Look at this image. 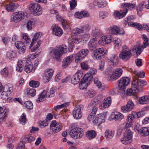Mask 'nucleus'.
I'll use <instances>...</instances> for the list:
<instances>
[{
  "mask_svg": "<svg viewBox=\"0 0 149 149\" xmlns=\"http://www.w3.org/2000/svg\"><path fill=\"white\" fill-rule=\"evenodd\" d=\"M24 105L29 110H31L33 108V104L30 101L25 102Z\"/></svg>",
  "mask_w": 149,
  "mask_h": 149,
  "instance_id": "49",
  "label": "nucleus"
},
{
  "mask_svg": "<svg viewBox=\"0 0 149 149\" xmlns=\"http://www.w3.org/2000/svg\"><path fill=\"white\" fill-rule=\"evenodd\" d=\"M93 76L87 72L85 75L83 79L89 84L90 82L93 80Z\"/></svg>",
  "mask_w": 149,
  "mask_h": 149,
  "instance_id": "47",
  "label": "nucleus"
},
{
  "mask_svg": "<svg viewBox=\"0 0 149 149\" xmlns=\"http://www.w3.org/2000/svg\"><path fill=\"white\" fill-rule=\"evenodd\" d=\"M94 82L97 87L100 90L102 91L105 89V87L102 85L101 82L97 78H95Z\"/></svg>",
  "mask_w": 149,
  "mask_h": 149,
  "instance_id": "39",
  "label": "nucleus"
},
{
  "mask_svg": "<svg viewBox=\"0 0 149 149\" xmlns=\"http://www.w3.org/2000/svg\"><path fill=\"white\" fill-rule=\"evenodd\" d=\"M134 118L132 115L129 114L126 119V122L125 127V129H128V128L131 127L133 123Z\"/></svg>",
  "mask_w": 149,
  "mask_h": 149,
  "instance_id": "25",
  "label": "nucleus"
},
{
  "mask_svg": "<svg viewBox=\"0 0 149 149\" xmlns=\"http://www.w3.org/2000/svg\"><path fill=\"white\" fill-rule=\"evenodd\" d=\"M109 60V62L111 64L115 66H116L118 64L119 59L117 54H113L110 56Z\"/></svg>",
  "mask_w": 149,
  "mask_h": 149,
  "instance_id": "21",
  "label": "nucleus"
},
{
  "mask_svg": "<svg viewBox=\"0 0 149 149\" xmlns=\"http://www.w3.org/2000/svg\"><path fill=\"white\" fill-rule=\"evenodd\" d=\"M96 135L95 132L93 130L88 131L86 133V136L89 139H91L95 137Z\"/></svg>",
  "mask_w": 149,
  "mask_h": 149,
  "instance_id": "40",
  "label": "nucleus"
},
{
  "mask_svg": "<svg viewBox=\"0 0 149 149\" xmlns=\"http://www.w3.org/2000/svg\"><path fill=\"white\" fill-rule=\"evenodd\" d=\"M74 15L76 17L81 19L83 17H88L90 14L87 11H84L81 12H77L75 13Z\"/></svg>",
  "mask_w": 149,
  "mask_h": 149,
  "instance_id": "28",
  "label": "nucleus"
},
{
  "mask_svg": "<svg viewBox=\"0 0 149 149\" xmlns=\"http://www.w3.org/2000/svg\"><path fill=\"white\" fill-rule=\"evenodd\" d=\"M15 45L16 47L19 50V53H23L25 52L26 47L23 42L21 41H17L15 42Z\"/></svg>",
  "mask_w": 149,
  "mask_h": 149,
  "instance_id": "20",
  "label": "nucleus"
},
{
  "mask_svg": "<svg viewBox=\"0 0 149 149\" xmlns=\"http://www.w3.org/2000/svg\"><path fill=\"white\" fill-rule=\"evenodd\" d=\"M17 8L14 4H10L7 5L6 6V9L8 11H11L14 10Z\"/></svg>",
  "mask_w": 149,
  "mask_h": 149,
  "instance_id": "53",
  "label": "nucleus"
},
{
  "mask_svg": "<svg viewBox=\"0 0 149 149\" xmlns=\"http://www.w3.org/2000/svg\"><path fill=\"white\" fill-rule=\"evenodd\" d=\"M112 115L113 116L114 119L116 121H120L124 118V115L119 112H115Z\"/></svg>",
  "mask_w": 149,
  "mask_h": 149,
  "instance_id": "31",
  "label": "nucleus"
},
{
  "mask_svg": "<svg viewBox=\"0 0 149 149\" xmlns=\"http://www.w3.org/2000/svg\"><path fill=\"white\" fill-rule=\"evenodd\" d=\"M105 106L108 108L109 107L111 103V99L110 97H105L103 101Z\"/></svg>",
  "mask_w": 149,
  "mask_h": 149,
  "instance_id": "50",
  "label": "nucleus"
},
{
  "mask_svg": "<svg viewBox=\"0 0 149 149\" xmlns=\"http://www.w3.org/2000/svg\"><path fill=\"white\" fill-rule=\"evenodd\" d=\"M7 57L10 60H13L17 57V53L13 51H9L7 52Z\"/></svg>",
  "mask_w": 149,
  "mask_h": 149,
  "instance_id": "37",
  "label": "nucleus"
},
{
  "mask_svg": "<svg viewBox=\"0 0 149 149\" xmlns=\"http://www.w3.org/2000/svg\"><path fill=\"white\" fill-rule=\"evenodd\" d=\"M123 70L120 68H116L114 70L111 75L108 77L110 81H112L118 79L122 74Z\"/></svg>",
  "mask_w": 149,
  "mask_h": 149,
  "instance_id": "12",
  "label": "nucleus"
},
{
  "mask_svg": "<svg viewBox=\"0 0 149 149\" xmlns=\"http://www.w3.org/2000/svg\"><path fill=\"white\" fill-rule=\"evenodd\" d=\"M82 41L81 38L80 37V36H79L77 37L73 38L71 40L69 41V42L72 44H77L80 42Z\"/></svg>",
  "mask_w": 149,
  "mask_h": 149,
  "instance_id": "45",
  "label": "nucleus"
},
{
  "mask_svg": "<svg viewBox=\"0 0 149 149\" xmlns=\"http://www.w3.org/2000/svg\"><path fill=\"white\" fill-rule=\"evenodd\" d=\"M62 126L59 123H57L55 120L52 121L50 125V127L53 130V132L55 133H57L61 130Z\"/></svg>",
  "mask_w": 149,
  "mask_h": 149,
  "instance_id": "16",
  "label": "nucleus"
},
{
  "mask_svg": "<svg viewBox=\"0 0 149 149\" xmlns=\"http://www.w3.org/2000/svg\"><path fill=\"white\" fill-rule=\"evenodd\" d=\"M89 84L88 82L84 81L83 79L81 80L79 83V87L80 89H83L85 88Z\"/></svg>",
  "mask_w": 149,
  "mask_h": 149,
  "instance_id": "52",
  "label": "nucleus"
},
{
  "mask_svg": "<svg viewBox=\"0 0 149 149\" xmlns=\"http://www.w3.org/2000/svg\"><path fill=\"white\" fill-rule=\"evenodd\" d=\"M24 13L22 11L16 12L11 15V21L15 22H19L24 19Z\"/></svg>",
  "mask_w": 149,
  "mask_h": 149,
  "instance_id": "9",
  "label": "nucleus"
},
{
  "mask_svg": "<svg viewBox=\"0 0 149 149\" xmlns=\"http://www.w3.org/2000/svg\"><path fill=\"white\" fill-rule=\"evenodd\" d=\"M54 73V70L52 69L46 70L45 71L44 77L45 79L49 81V79L52 78Z\"/></svg>",
  "mask_w": 149,
  "mask_h": 149,
  "instance_id": "26",
  "label": "nucleus"
},
{
  "mask_svg": "<svg viewBox=\"0 0 149 149\" xmlns=\"http://www.w3.org/2000/svg\"><path fill=\"white\" fill-rule=\"evenodd\" d=\"M91 28L90 26L86 25L80 26L79 28H76L73 30V31L75 33L79 34L83 33L85 31H89Z\"/></svg>",
  "mask_w": 149,
  "mask_h": 149,
  "instance_id": "19",
  "label": "nucleus"
},
{
  "mask_svg": "<svg viewBox=\"0 0 149 149\" xmlns=\"http://www.w3.org/2000/svg\"><path fill=\"white\" fill-rule=\"evenodd\" d=\"M103 38H104V42H105V44L110 43L112 40V38L110 35L103 36Z\"/></svg>",
  "mask_w": 149,
  "mask_h": 149,
  "instance_id": "60",
  "label": "nucleus"
},
{
  "mask_svg": "<svg viewBox=\"0 0 149 149\" xmlns=\"http://www.w3.org/2000/svg\"><path fill=\"white\" fill-rule=\"evenodd\" d=\"M47 91L44 90L38 96V98H37V102H39L43 101L45 100V98L47 97Z\"/></svg>",
  "mask_w": 149,
  "mask_h": 149,
  "instance_id": "34",
  "label": "nucleus"
},
{
  "mask_svg": "<svg viewBox=\"0 0 149 149\" xmlns=\"http://www.w3.org/2000/svg\"><path fill=\"white\" fill-rule=\"evenodd\" d=\"M70 134L72 137L74 139H79L83 136V132L81 128H75L70 131Z\"/></svg>",
  "mask_w": 149,
  "mask_h": 149,
  "instance_id": "7",
  "label": "nucleus"
},
{
  "mask_svg": "<svg viewBox=\"0 0 149 149\" xmlns=\"http://www.w3.org/2000/svg\"><path fill=\"white\" fill-rule=\"evenodd\" d=\"M29 86L33 88H37L39 86L40 83L38 81L32 80L29 82Z\"/></svg>",
  "mask_w": 149,
  "mask_h": 149,
  "instance_id": "55",
  "label": "nucleus"
},
{
  "mask_svg": "<svg viewBox=\"0 0 149 149\" xmlns=\"http://www.w3.org/2000/svg\"><path fill=\"white\" fill-rule=\"evenodd\" d=\"M23 40L26 43H29L31 41V39L29 37L28 34L26 33H23L22 34Z\"/></svg>",
  "mask_w": 149,
  "mask_h": 149,
  "instance_id": "57",
  "label": "nucleus"
},
{
  "mask_svg": "<svg viewBox=\"0 0 149 149\" xmlns=\"http://www.w3.org/2000/svg\"><path fill=\"white\" fill-rule=\"evenodd\" d=\"M134 74H135V76L138 77L142 78L144 77L145 76L144 72L143 71L141 72L137 71H135L134 72Z\"/></svg>",
  "mask_w": 149,
  "mask_h": 149,
  "instance_id": "58",
  "label": "nucleus"
},
{
  "mask_svg": "<svg viewBox=\"0 0 149 149\" xmlns=\"http://www.w3.org/2000/svg\"><path fill=\"white\" fill-rule=\"evenodd\" d=\"M102 34L101 31L98 28H94L92 30L91 34L95 37L101 35Z\"/></svg>",
  "mask_w": 149,
  "mask_h": 149,
  "instance_id": "44",
  "label": "nucleus"
},
{
  "mask_svg": "<svg viewBox=\"0 0 149 149\" xmlns=\"http://www.w3.org/2000/svg\"><path fill=\"white\" fill-rule=\"evenodd\" d=\"M123 7L125 9L131 10L133 9L135 7V5L134 4H130L128 3H125L122 5Z\"/></svg>",
  "mask_w": 149,
  "mask_h": 149,
  "instance_id": "48",
  "label": "nucleus"
},
{
  "mask_svg": "<svg viewBox=\"0 0 149 149\" xmlns=\"http://www.w3.org/2000/svg\"><path fill=\"white\" fill-rule=\"evenodd\" d=\"M19 121L22 124H25L27 121V120L26 118V115L24 113H23L20 117Z\"/></svg>",
  "mask_w": 149,
  "mask_h": 149,
  "instance_id": "56",
  "label": "nucleus"
},
{
  "mask_svg": "<svg viewBox=\"0 0 149 149\" xmlns=\"http://www.w3.org/2000/svg\"><path fill=\"white\" fill-rule=\"evenodd\" d=\"M131 50L126 45L122 47V50L120 52L119 57L122 60L127 61L132 56Z\"/></svg>",
  "mask_w": 149,
  "mask_h": 149,
  "instance_id": "3",
  "label": "nucleus"
},
{
  "mask_svg": "<svg viewBox=\"0 0 149 149\" xmlns=\"http://www.w3.org/2000/svg\"><path fill=\"white\" fill-rule=\"evenodd\" d=\"M36 67H34L32 63L30 62H26L25 65L24 70L27 73L33 72H34Z\"/></svg>",
  "mask_w": 149,
  "mask_h": 149,
  "instance_id": "17",
  "label": "nucleus"
},
{
  "mask_svg": "<svg viewBox=\"0 0 149 149\" xmlns=\"http://www.w3.org/2000/svg\"><path fill=\"white\" fill-rule=\"evenodd\" d=\"M127 11V9H125L123 10H120V11H116L114 13L115 17L118 19L123 18L125 16Z\"/></svg>",
  "mask_w": 149,
  "mask_h": 149,
  "instance_id": "24",
  "label": "nucleus"
},
{
  "mask_svg": "<svg viewBox=\"0 0 149 149\" xmlns=\"http://www.w3.org/2000/svg\"><path fill=\"white\" fill-rule=\"evenodd\" d=\"M144 112L143 111L136 112L133 111L131 114L133 118H140L144 115Z\"/></svg>",
  "mask_w": 149,
  "mask_h": 149,
  "instance_id": "46",
  "label": "nucleus"
},
{
  "mask_svg": "<svg viewBox=\"0 0 149 149\" xmlns=\"http://www.w3.org/2000/svg\"><path fill=\"white\" fill-rule=\"evenodd\" d=\"M35 139V137L31 135H25L22 140L21 141H22L24 143L26 142L31 143L34 141Z\"/></svg>",
  "mask_w": 149,
  "mask_h": 149,
  "instance_id": "30",
  "label": "nucleus"
},
{
  "mask_svg": "<svg viewBox=\"0 0 149 149\" xmlns=\"http://www.w3.org/2000/svg\"><path fill=\"white\" fill-rule=\"evenodd\" d=\"M140 133L141 135L143 136H146L149 135V127H143L141 129Z\"/></svg>",
  "mask_w": 149,
  "mask_h": 149,
  "instance_id": "41",
  "label": "nucleus"
},
{
  "mask_svg": "<svg viewBox=\"0 0 149 149\" xmlns=\"http://www.w3.org/2000/svg\"><path fill=\"white\" fill-rule=\"evenodd\" d=\"M115 47L117 49H118L121 47V42L120 39L117 38L113 41Z\"/></svg>",
  "mask_w": 149,
  "mask_h": 149,
  "instance_id": "54",
  "label": "nucleus"
},
{
  "mask_svg": "<svg viewBox=\"0 0 149 149\" xmlns=\"http://www.w3.org/2000/svg\"><path fill=\"white\" fill-rule=\"evenodd\" d=\"M97 42L95 39L94 38L91 39L89 41L88 47L89 49L92 51L96 48Z\"/></svg>",
  "mask_w": 149,
  "mask_h": 149,
  "instance_id": "29",
  "label": "nucleus"
},
{
  "mask_svg": "<svg viewBox=\"0 0 149 149\" xmlns=\"http://www.w3.org/2000/svg\"><path fill=\"white\" fill-rule=\"evenodd\" d=\"M67 52V47L65 45H62L58 47L52 49L50 52V54L57 61H61V58L62 54L66 53Z\"/></svg>",
  "mask_w": 149,
  "mask_h": 149,
  "instance_id": "2",
  "label": "nucleus"
},
{
  "mask_svg": "<svg viewBox=\"0 0 149 149\" xmlns=\"http://www.w3.org/2000/svg\"><path fill=\"white\" fill-rule=\"evenodd\" d=\"M105 50L103 48H99L95 49L93 52L92 57L94 59H101L106 54Z\"/></svg>",
  "mask_w": 149,
  "mask_h": 149,
  "instance_id": "8",
  "label": "nucleus"
},
{
  "mask_svg": "<svg viewBox=\"0 0 149 149\" xmlns=\"http://www.w3.org/2000/svg\"><path fill=\"white\" fill-rule=\"evenodd\" d=\"M134 105L131 100L129 101L125 106L121 108V111L123 113H127L131 111L134 108Z\"/></svg>",
  "mask_w": 149,
  "mask_h": 149,
  "instance_id": "15",
  "label": "nucleus"
},
{
  "mask_svg": "<svg viewBox=\"0 0 149 149\" xmlns=\"http://www.w3.org/2000/svg\"><path fill=\"white\" fill-rule=\"evenodd\" d=\"M134 19V17L133 15H130L125 18L123 21V24L125 26L126 25L129 21H131Z\"/></svg>",
  "mask_w": 149,
  "mask_h": 149,
  "instance_id": "63",
  "label": "nucleus"
},
{
  "mask_svg": "<svg viewBox=\"0 0 149 149\" xmlns=\"http://www.w3.org/2000/svg\"><path fill=\"white\" fill-rule=\"evenodd\" d=\"M111 33L115 34H125L124 30L121 28H120L116 26H113L111 27Z\"/></svg>",
  "mask_w": 149,
  "mask_h": 149,
  "instance_id": "22",
  "label": "nucleus"
},
{
  "mask_svg": "<svg viewBox=\"0 0 149 149\" xmlns=\"http://www.w3.org/2000/svg\"><path fill=\"white\" fill-rule=\"evenodd\" d=\"M39 56V54L36 52L35 54H29L27 57V59L29 60H33L37 57Z\"/></svg>",
  "mask_w": 149,
  "mask_h": 149,
  "instance_id": "61",
  "label": "nucleus"
},
{
  "mask_svg": "<svg viewBox=\"0 0 149 149\" xmlns=\"http://www.w3.org/2000/svg\"><path fill=\"white\" fill-rule=\"evenodd\" d=\"M142 36L144 39L143 45L141 46L139 45H136L133 47L132 48V51L135 52L137 55H139L142 52L143 49H141V47L144 49L148 46V39L147 38L146 36L145 35H143Z\"/></svg>",
  "mask_w": 149,
  "mask_h": 149,
  "instance_id": "4",
  "label": "nucleus"
},
{
  "mask_svg": "<svg viewBox=\"0 0 149 149\" xmlns=\"http://www.w3.org/2000/svg\"><path fill=\"white\" fill-rule=\"evenodd\" d=\"M97 117L98 122V125L104 122L106 117L105 115L101 113L97 115Z\"/></svg>",
  "mask_w": 149,
  "mask_h": 149,
  "instance_id": "43",
  "label": "nucleus"
},
{
  "mask_svg": "<svg viewBox=\"0 0 149 149\" xmlns=\"http://www.w3.org/2000/svg\"><path fill=\"white\" fill-rule=\"evenodd\" d=\"M83 106L82 105H77L73 111V115L75 119H79L82 117L81 110L83 109Z\"/></svg>",
  "mask_w": 149,
  "mask_h": 149,
  "instance_id": "11",
  "label": "nucleus"
},
{
  "mask_svg": "<svg viewBox=\"0 0 149 149\" xmlns=\"http://www.w3.org/2000/svg\"><path fill=\"white\" fill-rule=\"evenodd\" d=\"M114 134V131L111 130L107 129L104 133L105 136L107 138L111 139L113 137Z\"/></svg>",
  "mask_w": 149,
  "mask_h": 149,
  "instance_id": "32",
  "label": "nucleus"
},
{
  "mask_svg": "<svg viewBox=\"0 0 149 149\" xmlns=\"http://www.w3.org/2000/svg\"><path fill=\"white\" fill-rule=\"evenodd\" d=\"M103 38H104V42H105V44L110 43L112 40V38L110 35L103 36Z\"/></svg>",
  "mask_w": 149,
  "mask_h": 149,
  "instance_id": "59",
  "label": "nucleus"
},
{
  "mask_svg": "<svg viewBox=\"0 0 149 149\" xmlns=\"http://www.w3.org/2000/svg\"><path fill=\"white\" fill-rule=\"evenodd\" d=\"M29 10L34 15H39L42 13V10L40 4L37 3H31L29 6Z\"/></svg>",
  "mask_w": 149,
  "mask_h": 149,
  "instance_id": "6",
  "label": "nucleus"
},
{
  "mask_svg": "<svg viewBox=\"0 0 149 149\" xmlns=\"http://www.w3.org/2000/svg\"><path fill=\"white\" fill-rule=\"evenodd\" d=\"M1 74L4 77H7L8 74V68L5 67L1 71Z\"/></svg>",
  "mask_w": 149,
  "mask_h": 149,
  "instance_id": "62",
  "label": "nucleus"
},
{
  "mask_svg": "<svg viewBox=\"0 0 149 149\" xmlns=\"http://www.w3.org/2000/svg\"><path fill=\"white\" fill-rule=\"evenodd\" d=\"M51 29L52 30V32L54 35L56 36H60L63 33V31L62 29L58 26V25L53 24Z\"/></svg>",
  "mask_w": 149,
  "mask_h": 149,
  "instance_id": "18",
  "label": "nucleus"
},
{
  "mask_svg": "<svg viewBox=\"0 0 149 149\" xmlns=\"http://www.w3.org/2000/svg\"><path fill=\"white\" fill-rule=\"evenodd\" d=\"M88 53L87 49H83L79 51L77 54L75 61L76 63H80L86 56Z\"/></svg>",
  "mask_w": 149,
  "mask_h": 149,
  "instance_id": "10",
  "label": "nucleus"
},
{
  "mask_svg": "<svg viewBox=\"0 0 149 149\" xmlns=\"http://www.w3.org/2000/svg\"><path fill=\"white\" fill-rule=\"evenodd\" d=\"M83 76V74L82 71H77L71 78L72 83L74 84H77L79 82Z\"/></svg>",
  "mask_w": 149,
  "mask_h": 149,
  "instance_id": "14",
  "label": "nucleus"
},
{
  "mask_svg": "<svg viewBox=\"0 0 149 149\" xmlns=\"http://www.w3.org/2000/svg\"><path fill=\"white\" fill-rule=\"evenodd\" d=\"M95 102L94 101H92L89 104V108L92 109V111L91 113L92 114L95 115L97 111V108L96 106Z\"/></svg>",
  "mask_w": 149,
  "mask_h": 149,
  "instance_id": "36",
  "label": "nucleus"
},
{
  "mask_svg": "<svg viewBox=\"0 0 149 149\" xmlns=\"http://www.w3.org/2000/svg\"><path fill=\"white\" fill-rule=\"evenodd\" d=\"M140 104H147L149 103V96H144L140 97L139 100Z\"/></svg>",
  "mask_w": 149,
  "mask_h": 149,
  "instance_id": "33",
  "label": "nucleus"
},
{
  "mask_svg": "<svg viewBox=\"0 0 149 149\" xmlns=\"http://www.w3.org/2000/svg\"><path fill=\"white\" fill-rule=\"evenodd\" d=\"M93 4L99 8H103L107 6V2L106 0H95L94 1Z\"/></svg>",
  "mask_w": 149,
  "mask_h": 149,
  "instance_id": "27",
  "label": "nucleus"
},
{
  "mask_svg": "<svg viewBox=\"0 0 149 149\" xmlns=\"http://www.w3.org/2000/svg\"><path fill=\"white\" fill-rule=\"evenodd\" d=\"M80 37L81 38L82 40L84 41H87L90 37V35L89 34H85L81 36H80Z\"/></svg>",
  "mask_w": 149,
  "mask_h": 149,
  "instance_id": "64",
  "label": "nucleus"
},
{
  "mask_svg": "<svg viewBox=\"0 0 149 149\" xmlns=\"http://www.w3.org/2000/svg\"><path fill=\"white\" fill-rule=\"evenodd\" d=\"M133 132L129 129H127L124 133L123 136L121 139V142L125 145L130 143L132 141Z\"/></svg>",
  "mask_w": 149,
  "mask_h": 149,
  "instance_id": "5",
  "label": "nucleus"
},
{
  "mask_svg": "<svg viewBox=\"0 0 149 149\" xmlns=\"http://www.w3.org/2000/svg\"><path fill=\"white\" fill-rule=\"evenodd\" d=\"M35 24V22L34 20H30L27 23L26 27L28 30L30 31L32 29V27Z\"/></svg>",
  "mask_w": 149,
  "mask_h": 149,
  "instance_id": "51",
  "label": "nucleus"
},
{
  "mask_svg": "<svg viewBox=\"0 0 149 149\" xmlns=\"http://www.w3.org/2000/svg\"><path fill=\"white\" fill-rule=\"evenodd\" d=\"M96 94V92L93 89H90L86 91L85 95L88 98H90L93 97Z\"/></svg>",
  "mask_w": 149,
  "mask_h": 149,
  "instance_id": "38",
  "label": "nucleus"
},
{
  "mask_svg": "<svg viewBox=\"0 0 149 149\" xmlns=\"http://www.w3.org/2000/svg\"><path fill=\"white\" fill-rule=\"evenodd\" d=\"M73 55H71L65 58L63 61L62 67L63 68H66L73 60Z\"/></svg>",
  "mask_w": 149,
  "mask_h": 149,
  "instance_id": "23",
  "label": "nucleus"
},
{
  "mask_svg": "<svg viewBox=\"0 0 149 149\" xmlns=\"http://www.w3.org/2000/svg\"><path fill=\"white\" fill-rule=\"evenodd\" d=\"M24 63L20 59L19 60L16 67V70L19 72H21L24 68Z\"/></svg>",
  "mask_w": 149,
  "mask_h": 149,
  "instance_id": "35",
  "label": "nucleus"
},
{
  "mask_svg": "<svg viewBox=\"0 0 149 149\" xmlns=\"http://www.w3.org/2000/svg\"><path fill=\"white\" fill-rule=\"evenodd\" d=\"M130 82V79L127 77H124L121 78L119 80L118 84V88L120 90H124Z\"/></svg>",
  "mask_w": 149,
  "mask_h": 149,
  "instance_id": "13",
  "label": "nucleus"
},
{
  "mask_svg": "<svg viewBox=\"0 0 149 149\" xmlns=\"http://www.w3.org/2000/svg\"><path fill=\"white\" fill-rule=\"evenodd\" d=\"M26 93L27 95L29 97H33L36 94V90L33 88H28L26 90Z\"/></svg>",
  "mask_w": 149,
  "mask_h": 149,
  "instance_id": "42",
  "label": "nucleus"
},
{
  "mask_svg": "<svg viewBox=\"0 0 149 149\" xmlns=\"http://www.w3.org/2000/svg\"><path fill=\"white\" fill-rule=\"evenodd\" d=\"M147 83L145 81L137 79L134 80L132 82V88L128 89L127 91V94L129 95H135L138 92L140 88L145 86Z\"/></svg>",
  "mask_w": 149,
  "mask_h": 149,
  "instance_id": "1",
  "label": "nucleus"
}]
</instances>
